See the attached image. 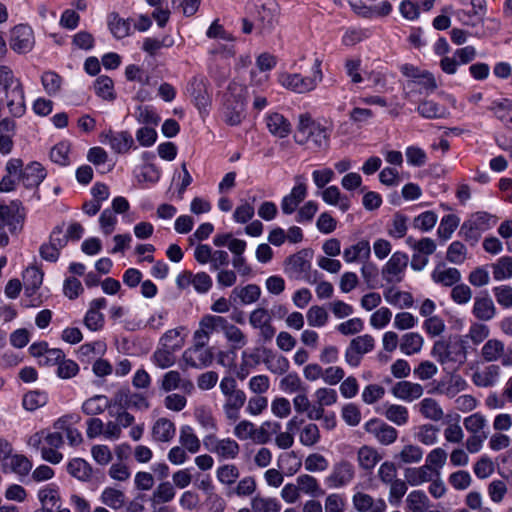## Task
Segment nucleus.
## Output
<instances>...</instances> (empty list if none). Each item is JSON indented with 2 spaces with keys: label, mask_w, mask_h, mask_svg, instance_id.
I'll list each match as a JSON object with an SVG mask.
<instances>
[{
  "label": "nucleus",
  "mask_w": 512,
  "mask_h": 512,
  "mask_svg": "<svg viewBox=\"0 0 512 512\" xmlns=\"http://www.w3.org/2000/svg\"><path fill=\"white\" fill-rule=\"evenodd\" d=\"M253 512H279L281 505L276 498L256 495L251 499Z\"/></svg>",
  "instance_id": "nucleus-44"
},
{
  "label": "nucleus",
  "mask_w": 512,
  "mask_h": 512,
  "mask_svg": "<svg viewBox=\"0 0 512 512\" xmlns=\"http://www.w3.org/2000/svg\"><path fill=\"white\" fill-rule=\"evenodd\" d=\"M175 352L176 351L173 349L166 348L160 345V347H158L153 353L152 361L157 367L161 369L169 368L175 364Z\"/></svg>",
  "instance_id": "nucleus-49"
},
{
  "label": "nucleus",
  "mask_w": 512,
  "mask_h": 512,
  "mask_svg": "<svg viewBox=\"0 0 512 512\" xmlns=\"http://www.w3.org/2000/svg\"><path fill=\"white\" fill-rule=\"evenodd\" d=\"M250 96V88L239 83L229 85V95L225 107V121L229 125H238L245 117V105Z\"/></svg>",
  "instance_id": "nucleus-3"
},
{
  "label": "nucleus",
  "mask_w": 512,
  "mask_h": 512,
  "mask_svg": "<svg viewBox=\"0 0 512 512\" xmlns=\"http://www.w3.org/2000/svg\"><path fill=\"white\" fill-rule=\"evenodd\" d=\"M286 269L295 277L311 281L315 280V274L311 271V264L305 258H289L286 263Z\"/></svg>",
  "instance_id": "nucleus-27"
},
{
  "label": "nucleus",
  "mask_w": 512,
  "mask_h": 512,
  "mask_svg": "<svg viewBox=\"0 0 512 512\" xmlns=\"http://www.w3.org/2000/svg\"><path fill=\"white\" fill-rule=\"evenodd\" d=\"M306 318L309 326L322 327L328 322L329 315L324 307L313 305L308 309Z\"/></svg>",
  "instance_id": "nucleus-58"
},
{
  "label": "nucleus",
  "mask_w": 512,
  "mask_h": 512,
  "mask_svg": "<svg viewBox=\"0 0 512 512\" xmlns=\"http://www.w3.org/2000/svg\"><path fill=\"white\" fill-rule=\"evenodd\" d=\"M24 221L25 209L20 202L0 204V225L7 227L11 234L20 233L23 230Z\"/></svg>",
  "instance_id": "nucleus-4"
},
{
  "label": "nucleus",
  "mask_w": 512,
  "mask_h": 512,
  "mask_svg": "<svg viewBox=\"0 0 512 512\" xmlns=\"http://www.w3.org/2000/svg\"><path fill=\"white\" fill-rule=\"evenodd\" d=\"M295 180V186L291 189V192L288 195L283 197L281 201V210L286 215L294 213L307 195V186L303 182V177L297 176Z\"/></svg>",
  "instance_id": "nucleus-13"
},
{
  "label": "nucleus",
  "mask_w": 512,
  "mask_h": 512,
  "mask_svg": "<svg viewBox=\"0 0 512 512\" xmlns=\"http://www.w3.org/2000/svg\"><path fill=\"white\" fill-rule=\"evenodd\" d=\"M188 93L199 110H205L209 105L207 80L204 77H194L189 86Z\"/></svg>",
  "instance_id": "nucleus-17"
},
{
  "label": "nucleus",
  "mask_w": 512,
  "mask_h": 512,
  "mask_svg": "<svg viewBox=\"0 0 512 512\" xmlns=\"http://www.w3.org/2000/svg\"><path fill=\"white\" fill-rule=\"evenodd\" d=\"M364 429L368 434H371L378 443L384 446L392 445L398 438L396 428L377 418L367 421L364 425Z\"/></svg>",
  "instance_id": "nucleus-7"
},
{
  "label": "nucleus",
  "mask_w": 512,
  "mask_h": 512,
  "mask_svg": "<svg viewBox=\"0 0 512 512\" xmlns=\"http://www.w3.org/2000/svg\"><path fill=\"white\" fill-rule=\"evenodd\" d=\"M94 89L103 100L113 101L116 98L113 80L108 76H99L95 81Z\"/></svg>",
  "instance_id": "nucleus-47"
},
{
  "label": "nucleus",
  "mask_w": 512,
  "mask_h": 512,
  "mask_svg": "<svg viewBox=\"0 0 512 512\" xmlns=\"http://www.w3.org/2000/svg\"><path fill=\"white\" fill-rule=\"evenodd\" d=\"M160 388L165 392L179 389L184 393L191 394L194 391V384L190 379L183 378L179 371L170 370L163 375Z\"/></svg>",
  "instance_id": "nucleus-14"
},
{
  "label": "nucleus",
  "mask_w": 512,
  "mask_h": 512,
  "mask_svg": "<svg viewBox=\"0 0 512 512\" xmlns=\"http://www.w3.org/2000/svg\"><path fill=\"white\" fill-rule=\"evenodd\" d=\"M432 355L442 364L449 361H462L465 359V353L462 351L461 346L451 345L443 340L434 343Z\"/></svg>",
  "instance_id": "nucleus-15"
},
{
  "label": "nucleus",
  "mask_w": 512,
  "mask_h": 512,
  "mask_svg": "<svg viewBox=\"0 0 512 512\" xmlns=\"http://www.w3.org/2000/svg\"><path fill=\"white\" fill-rule=\"evenodd\" d=\"M46 172L43 166L38 162L28 164L21 173L22 183L26 188H35L45 179Z\"/></svg>",
  "instance_id": "nucleus-22"
},
{
  "label": "nucleus",
  "mask_w": 512,
  "mask_h": 512,
  "mask_svg": "<svg viewBox=\"0 0 512 512\" xmlns=\"http://www.w3.org/2000/svg\"><path fill=\"white\" fill-rule=\"evenodd\" d=\"M320 430L315 423L306 424L299 434V442L306 447H312L320 441Z\"/></svg>",
  "instance_id": "nucleus-54"
},
{
  "label": "nucleus",
  "mask_w": 512,
  "mask_h": 512,
  "mask_svg": "<svg viewBox=\"0 0 512 512\" xmlns=\"http://www.w3.org/2000/svg\"><path fill=\"white\" fill-rule=\"evenodd\" d=\"M297 488L300 494H306L311 497H318L324 494V490L321 488L318 480L309 475L301 474L296 478Z\"/></svg>",
  "instance_id": "nucleus-34"
},
{
  "label": "nucleus",
  "mask_w": 512,
  "mask_h": 512,
  "mask_svg": "<svg viewBox=\"0 0 512 512\" xmlns=\"http://www.w3.org/2000/svg\"><path fill=\"white\" fill-rule=\"evenodd\" d=\"M418 112L425 118H443L448 115L445 107L438 105L434 101L424 100L418 106Z\"/></svg>",
  "instance_id": "nucleus-52"
},
{
  "label": "nucleus",
  "mask_w": 512,
  "mask_h": 512,
  "mask_svg": "<svg viewBox=\"0 0 512 512\" xmlns=\"http://www.w3.org/2000/svg\"><path fill=\"white\" fill-rule=\"evenodd\" d=\"M108 26L111 33L117 39L125 38L130 33V23L121 18L117 13H111L108 16Z\"/></svg>",
  "instance_id": "nucleus-48"
},
{
  "label": "nucleus",
  "mask_w": 512,
  "mask_h": 512,
  "mask_svg": "<svg viewBox=\"0 0 512 512\" xmlns=\"http://www.w3.org/2000/svg\"><path fill=\"white\" fill-rule=\"evenodd\" d=\"M404 475L411 486H418L432 480V470L426 464L417 468H407Z\"/></svg>",
  "instance_id": "nucleus-39"
},
{
  "label": "nucleus",
  "mask_w": 512,
  "mask_h": 512,
  "mask_svg": "<svg viewBox=\"0 0 512 512\" xmlns=\"http://www.w3.org/2000/svg\"><path fill=\"white\" fill-rule=\"evenodd\" d=\"M213 243L217 247H228L229 251L235 256H241L245 252L246 242L234 238L230 233L218 234L214 237Z\"/></svg>",
  "instance_id": "nucleus-32"
},
{
  "label": "nucleus",
  "mask_w": 512,
  "mask_h": 512,
  "mask_svg": "<svg viewBox=\"0 0 512 512\" xmlns=\"http://www.w3.org/2000/svg\"><path fill=\"white\" fill-rule=\"evenodd\" d=\"M384 298L387 303L400 309L409 308L413 305V297L410 293L400 291L394 287L384 292Z\"/></svg>",
  "instance_id": "nucleus-38"
},
{
  "label": "nucleus",
  "mask_w": 512,
  "mask_h": 512,
  "mask_svg": "<svg viewBox=\"0 0 512 512\" xmlns=\"http://www.w3.org/2000/svg\"><path fill=\"white\" fill-rule=\"evenodd\" d=\"M179 442L188 452L195 454L200 450L201 444L194 430L189 425H184L180 429Z\"/></svg>",
  "instance_id": "nucleus-41"
},
{
  "label": "nucleus",
  "mask_w": 512,
  "mask_h": 512,
  "mask_svg": "<svg viewBox=\"0 0 512 512\" xmlns=\"http://www.w3.org/2000/svg\"><path fill=\"white\" fill-rule=\"evenodd\" d=\"M406 503L412 512H425L429 508V499L420 490L410 492L406 498Z\"/></svg>",
  "instance_id": "nucleus-53"
},
{
  "label": "nucleus",
  "mask_w": 512,
  "mask_h": 512,
  "mask_svg": "<svg viewBox=\"0 0 512 512\" xmlns=\"http://www.w3.org/2000/svg\"><path fill=\"white\" fill-rule=\"evenodd\" d=\"M307 145L317 150L326 149L329 145V134L327 129L320 124H317V126L313 128V132L309 137V143Z\"/></svg>",
  "instance_id": "nucleus-57"
},
{
  "label": "nucleus",
  "mask_w": 512,
  "mask_h": 512,
  "mask_svg": "<svg viewBox=\"0 0 512 512\" xmlns=\"http://www.w3.org/2000/svg\"><path fill=\"white\" fill-rule=\"evenodd\" d=\"M499 367L490 365L481 371L473 373L472 381L478 387H490L496 384L499 378Z\"/></svg>",
  "instance_id": "nucleus-35"
},
{
  "label": "nucleus",
  "mask_w": 512,
  "mask_h": 512,
  "mask_svg": "<svg viewBox=\"0 0 512 512\" xmlns=\"http://www.w3.org/2000/svg\"><path fill=\"white\" fill-rule=\"evenodd\" d=\"M406 258H390L382 270L383 278L387 282H400L407 266Z\"/></svg>",
  "instance_id": "nucleus-30"
},
{
  "label": "nucleus",
  "mask_w": 512,
  "mask_h": 512,
  "mask_svg": "<svg viewBox=\"0 0 512 512\" xmlns=\"http://www.w3.org/2000/svg\"><path fill=\"white\" fill-rule=\"evenodd\" d=\"M101 500L112 509H120L125 503V496L122 491L108 487L102 492Z\"/></svg>",
  "instance_id": "nucleus-56"
},
{
  "label": "nucleus",
  "mask_w": 512,
  "mask_h": 512,
  "mask_svg": "<svg viewBox=\"0 0 512 512\" xmlns=\"http://www.w3.org/2000/svg\"><path fill=\"white\" fill-rule=\"evenodd\" d=\"M355 476L353 465L346 461L341 460L337 462L331 473L326 477V484L331 488H341L349 484Z\"/></svg>",
  "instance_id": "nucleus-9"
},
{
  "label": "nucleus",
  "mask_w": 512,
  "mask_h": 512,
  "mask_svg": "<svg viewBox=\"0 0 512 512\" xmlns=\"http://www.w3.org/2000/svg\"><path fill=\"white\" fill-rule=\"evenodd\" d=\"M68 243L67 236L64 235L63 226H56L49 238L48 243L40 247L41 256H55L61 252Z\"/></svg>",
  "instance_id": "nucleus-18"
},
{
  "label": "nucleus",
  "mask_w": 512,
  "mask_h": 512,
  "mask_svg": "<svg viewBox=\"0 0 512 512\" xmlns=\"http://www.w3.org/2000/svg\"><path fill=\"white\" fill-rule=\"evenodd\" d=\"M384 417L397 426H404L409 421V411L407 407L400 404L385 403L383 405Z\"/></svg>",
  "instance_id": "nucleus-26"
},
{
  "label": "nucleus",
  "mask_w": 512,
  "mask_h": 512,
  "mask_svg": "<svg viewBox=\"0 0 512 512\" xmlns=\"http://www.w3.org/2000/svg\"><path fill=\"white\" fill-rule=\"evenodd\" d=\"M375 340L369 335H361L353 338L345 351V361L352 367H357L364 354L374 349Z\"/></svg>",
  "instance_id": "nucleus-6"
},
{
  "label": "nucleus",
  "mask_w": 512,
  "mask_h": 512,
  "mask_svg": "<svg viewBox=\"0 0 512 512\" xmlns=\"http://www.w3.org/2000/svg\"><path fill=\"white\" fill-rule=\"evenodd\" d=\"M41 82L45 92L50 96H54L61 89L62 78L55 72L48 71L43 73Z\"/></svg>",
  "instance_id": "nucleus-63"
},
{
  "label": "nucleus",
  "mask_w": 512,
  "mask_h": 512,
  "mask_svg": "<svg viewBox=\"0 0 512 512\" xmlns=\"http://www.w3.org/2000/svg\"><path fill=\"white\" fill-rule=\"evenodd\" d=\"M381 459V454L372 446L363 445L357 451L358 466L364 471H372Z\"/></svg>",
  "instance_id": "nucleus-23"
},
{
  "label": "nucleus",
  "mask_w": 512,
  "mask_h": 512,
  "mask_svg": "<svg viewBox=\"0 0 512 512\" xmlns=\"http://www.w3.org/2000/svg\"><path fill=\"white\" fill-rule=\"evenodd\" d=\"M205 444L211 452L223 459H235L240 452L239 444L231 438L218 439L215 436H208Z\"/></svg>",
  "instance_id": "nucleus-10"
},
{
  "label": "nucleus",
  "mask_w": 512,
  "mask_h": 512,
  "mask_svg": "<svg viewBox=\"0 0 512 512\" xmlns=\"http://www.w3.org/2000/svg\"><path fill=\"white\" fill-rule=\"evenodd\" d=\"M226 318L217 315H205L199 322L198 329L193 334V339L209 342L210 336L215 332H223Z\"/></svg>",
  "instance_id": "nucleus-11"
},
{
  "label": "nucleus",
  "mask_w": 512,
  "mask_h": 512,
  "mask_svg": "<svg viewBox=\"0 0 512 512\" xmlns=\"http://www.w3.org/2000/svg\"><path fill=\"white\" fill-rule=\"evenodd\" d=\"M260 288L257 285L249 284L243 288H234L232 295L238 297L242 304H251L260 297Z\"/></svg>",
  "instance_id": "nucleus-60"
},
{
  "label": "nucleus",
  "mask_w": 512,
  "mask_h": 512,
  "mask_svg": "<svg viewBox=\"0 0 512 512\" xmlns=\"http://www.w3.org/2000/svg\"><path fill=\"white\" fill-rule=\"evenodd\" d=\"M432 279L435 283L449 287L461 280V273L454 267H447L444 263H439L432 272Z\"/></svg>",
  "instance_id": "nucleus-20"
},
{
  "label": "nucleus",
  "mask_w": 512,
  "mask_h": 512,
  "mask_svg": "<svg viewBox=\"0 0 512 512\" xmlns=\"http://www.w3.org/2000/svg\"><path fill=\"white\" fill-rule=\"evenodd\" d=\"M7 108L13 117L20 118L26 112L25 94L23 86L5 94Z\"/></svg>",
  "instance_id": "nucleus-21"
},
{
  "label": "nucleus",
  "mask_w": 512,
  "mask_h": 512,
  "mask_svg": "<svg viewBox=\"0 0 512 512\" xmlns=\"http://www.w3.org/2000/svg\"><path fill=\"white\" fill-rule=\"evenodd\" d=\"M322 199L329 205L339 206L341 211L346 212L350 208V201L347 196L342 195L337 186H329L321 192Z\"/></svg>",
  "instance_id": "nucleus-36"
},
{
  "label": "nucleus",
  "mask_w": 512,
  "mask_h": 512,
  "mask_svg": "<svg viewBox=\"0 0 512 512\" xmlns=\"http://www.w3.org/2000/svg\"><path fill=\"white\" fill-rule=\"evenodd\" d=\"M495 313V305L488 295L475 298L473 305V314L476 318L482 321H488L495 316Z\"/></svg>",
  "instance_id": "nucleus-31"
},
{
  "label": "nucleus",
  "mask_w": 512,
  "mask_h": 512,
  "mask_svg": "<svg viewBox=\"0 0 512 512\" xmlns=\"http://www.w3.org/2000/svg\"><path fill=\"white\" fill-rule=\"evenodd\" d=\"M424 344L423 337L416 332L406 333L402 336L400 350L405 355L417 354L422 350Z\"/></svg>",
  "instance_id": "nucleus-37"
},
{
  "label": "nucleus",
  "mask_w": 512,
  "mask_h": 512,
  "mask_svg": "<svg viewBox=\"0 0 512 512\" xmlns=\"http://www.w3.org/2000/svg\"><path fill=\"white\" fill-rule=\"evenodd\" d=\"M239 469L233 464H225L220 466L216 471L218 481L224 485H232L239 478Z\"/></svg>",
  "instance_id": "nucleus-62"
},
{
  "label": "nucleus",
  "mask_w": 512,
  "mask_h": 512,
  "mask_svg": "<svg viewBox=\"0 0 512 512\" xmlns=\"http://www.w3.org/2000/svg\"><path fill=\"white\" fill-rule=\"evenodd\" d=\"M391 393L398 399L412 402L423 395L424 389L419 383L399 381L392 387Z\"/></svg>",
  "instance_id": "nucleus-16"
},
{
  "label": "nucleus",
  "mask_w": 512,
  "mask_h": 512,
  "mask_svg": "<svg viewBox=\"0 0 512 512\" xmlns=\"http://www.w3.org/2000/svg\"><path fill=\"white\" fill-rule=\"evenodd\" d=\"M447 460V453L446 451L441 448L437 447L432 449L427 457H426V465L430 466L431 470H435V473L437 475L440 474L439 470L445 465Z\"/></svg>",
  "instance_id": "nucleus-64"
},
{
  "label": "nucleus",
  "mask_w": 512,
  "mask_h": 512,
  "mask_svg": "<svg viewBox=\"0 0 512 512\" xmlns=\"http://www.w3.org/2000/svg\"><path fill=\"white\" fill-rule=\"evenodd\" d=\"M316 123L310 115L301 114L299 116L298 125L296 128V132L294 134V139L296 143L300 145H305L309 143V137L313 132V128L317 126Z\"/></svg>",
  "instance_id": "nucleus-28"
},
{
  "label": "nucleus",
  "mask_w": 512,
  "mask_h": 512,
  "mask_svg": "<svg viewBox=\"0 0 512 512\" xmlns=\"http://www.w3.org/2000/svg\"><path fill=\"white\" fill-rule=\"evenodd\" d=\"M496 221L497 218L487 212H477L465 222V227L472 226L482 232L494 226Z\"/></svg>",
  "instance_id": "nucleus-51"
},
{
  "label": "nucleus",
  "mask_w": 512,
  "mask_h": 512,
  "mask_svg": "<svg viewBox=\"0 0 512 512\" xmlns=\"http://www.w3.org/2000/svg\"><path fill=\"white\" fill-rule=\"evenodd\" d=\"M490 110L506 127L512 128V100L503 99L499 102H494Z\"/></svg>",
  "instance_id": "nucleus-42"
},
{
  "label": "nucleus",
  "mask_w": 512,
  "mask_h": 512,
  "mask_svg": "<svg viewBox=\"0 0 512 512\" xmlns=\"http://www.w3.org/2000/svg\"><path fill=\"white\" fill-rule=\"evenodd\" d=\"M110 407L109 399L104 395H95L82 404V411L86 415H98Z\"/></svg>",
  "instance_id": "nucleus-43"
},
{
  "label": "nucleus",
  "mask_w": 512,
  "mask_h": 512,
  "mask_svg": "<svg viewBox=\"0 0 512 512\" xmlns=\"http://www.w3.org/2000/svg\"><path fill=\"white\" fill-rule=\"evenodd\" d=\"M424 455L423 449L416 444H406L401 450L394 456L400 464H417L419 463Z\"/></svg>",
  "instance_id": "nucleus-33"
},
{
  "label": "nucleus",
  "mask_w": 512,
  "mask_h": 512,
  "mask_svg": "<svg viewBox=\"0 0 512 512\" xmlns=\"http://www.w3.org/2000/svg\"><path fill=\"white\" fill-rule=\"evenodd\" d=\"M34 44V33L30 26L20 24L11 30L10 47L13 51L19 54L28 53Z\"/></svg>",
  "instance_id": "nucleus-8"
},
{
  "label": "nucleus",
  "mask_w": 512,
  "mask_h": 512,
  "mask_svg": "<svg viewBox=\"0 0 512 512\" xmlns=\"http://www.w3.org/2000/svg\"><path fill=\"white\" fill-rule=\"evenodd\" d=\"M504 343L498 339L488 340L481 349V355L487 362L499 360L504 354Z\"/></svg>",
  "instance_id": "nucleus-45"
},
{
  "label": "nucleus",
  "mask_w": 512,
  "mask_h": 512,
  "mask_svg": "<svg viewBox=\"0 0 512 512\" xmlns=\"http://www.w3.org/2000/svg\"><path fill=\"white\" fill-rule=\"evenodd\" d=\"M322 60L316 58L313 63L312 76H303L300 73L281 72L278 74L279 85L291 92L305 94L314 91L323 80Z\"/></svg>",
  "instance_id": "nucleus-1"
},
{
  "label": "nucleus",
  "mask_w": 512,
  "mask_h": 512,
  "mask_svg": "<svg viewBox=\"0 0 512 512\" xmlns=\"http://www.w3.org/2000/svg\"><path fill=\"white\" fill-rule=\"evenodd\" d=\"M280 389L288 394L298 393L305 390L307 386L295 372L286 374L279 383Z\"/></svg>",
  "instance_id": "nucleus-50"
},
{
  "label": "nucleus",
  "mask_w": 512,
  "mask_h": 512,
  "mask_svg": "<svg viewBox=\"0 0 512 512\" xmlns=\"http://www.w3.org/2000/svg\"><path fill=\"white\" fill-rule=\"evenodd\" d=\"M175 434V424L167 418H159L152 427V437L158 442H170Z\"/></svg>",
  "instance_id": "nucleus-25"
},
{
  "label": "nucleus",
  "mask_w": 512,
  "mask_h": 512,
  "mask_svg": "<svg viewBox=\"0 0 512 512\" xmlns=\"http://www.w3.org/2000/svg\"><path fill=\"white\" fill-rule=\"evenodd\" d=\"M266 127L269 132L278 138H285L291 132V124L278 112L269 113L265 118Z\"/></svg>",
  "instance_id": "nucleus-19"
},
{
  "label": "nucleus",
  "mask_w": 512,
  "mask_h": 512,
  "mask_svg": "<svg viewBox=\"0 0 512 512\" xmlns=\"http://www.w3.org/2000/svg\"><path fill=\"white\" fill-rule=\"evenodd\" d=\"M419 412L421 415L434 422H439L444 418V411L439 402L434 398H424L419 404Z\"/></svg>",
  "instance_id": "nucleus-29"
},
{
  "label": "nucleus",
  "mask_w": 512,
  "mask_h": 512,
  "mask_svg": "<svg viewBox=\"0 0 512 512\" xmlns=\"http://www.w3.org/2000/svg\"><path fill=\"white\" fill-rule=\"evenodd\" d=\"M68 473L80 481H88L92 476L90 464L81 458L72 459L67 465Z\"/></svg>",
  "instance_id": "nucleus-40"
},
{
  "label": "nucleus",
  "mask_w": 512,
  "mask_h": 512,
  "mask_svg": "<svg viewBox=\"0 0 512 512\" xmlns=\"http://www.w3.org/2000/svg\"><path fill=\"white\" fill-rule=\"evenodd\" d=\"M0 86L4 91V95L9 93V91L18 88V86H23L22 82L19 78H16L12 69L8 66L1 65L0 66Z\"/></svg>",
  "instance_id": "nucleus-55"
},
{
  "label": "nucleus",
  "mask_w": 512,
  "mask_h": 512,
  "mask_svg": "<svg viewBox=\"0 0 512 512\" xmlns=\"http://www.w3.org/2000/svg\"><path fill=\"white\" fill-rule=\"evenodd\" d=\"M202 263H206L209 258H198ZM214 262L216 269H219L217 274L218 283L225 287H230L236 282V273L232 269H228L229 261L227 258H210Z\"/></svg>",
  "instance_id": "nucleus-24"
},
{
  "label": "nucleus",
  "mask_w": 512,
  "mask_h": 512,
  "mask_svg": "<svg viewBox=\"0 0 512 512\" xmlns=\"http://www.w3.org/2000/svg\"><path fill=\"white\" fill-rule=\"evenodd\" d=\"M11 470L20 477L27 476L32 469V462L22 454L12 455L9 459Z\"/></svg>",
  "instance_id": "nucleus-61"
},
{
  "label": "nucleus",
  "mask_w": 512,
  "mask_h": 512,
  "mask_svg": "<svg viewBox=\"0 0 512 512\" xmlns=\"http://www.w3.org/2000/svg\"><path fill=\"white\" fill-rule=\"evenodd\" d=\"M219 389L224 397L222 409L225 418L235 423L240 418L241 409L244 407L247 396L238 388L236 379L232 376H225L219 383Z\"/></svg>",
  "instance_id": "nucleus-2"
},
{
  "label": "nucleus",
  "mask_w": 512,
  "mask_h": 512,
  "mask_svg": "<svg viewBox=\"0 0 512 512\" xmlns=\"http://www.w3.org/2000/svg\"><path fill=\"white\" fill-rule=\"evenodd\" d=\"M223 333L233 349H241L247 344L246 335L234 324L226 320Z\"/></svg>",
  "instance_id": "nucleus-46"
},
{
  "label": "nucleus",
  "mask_w": 512,
  "mask_h": 512,
  "mask_svg": "<svg viewBox=\"0 0 512 512\" xmlns=\"http://www.w3.org/2000/svg\"><path fill=\"white\" fill-rule=\"evenodd\" d=\"M207 342L193 339V346L186 349L182 359L189 367L201 369L209 366L214 358L211 348L206 347Z\"/></svg>",
  "instance_id": "nucleus-5"
},
{
  "label": "nucleus",
  "mask_w": 512,
  "mask_h": 512,
  "mask_svg": "<svg viewBox=\"0 0 512 512\" xmlns=\"http://www.w3.org/2000/svg\"><path fill=\"white\" fill-rule=\"evenodd\" d=\"M22 277L27 292L30 290L32 292L37 290L41 286L43 281V273L36 266L28 267L23 272Z\"/></svg>",
  "instance_id": "nucleus-59"
},
{
  "label": "nucleus",
  "mask_w": 512,
  "mask_h": 512,
  "mask_svg": "<svg viewBox=\"0 0 512 512\" xmlns=\"http://www.w3.org/2000/svg\"><path fill=\"white\" fill-rule=\"evenodd\" d=\"M99 137L102 143L109 144L111 149L119 154L128 152L134 144L133 137L127 131L113 132L108 130L102 132Z\"/></svg>",
  "instance_id": "nucleus-12"
}]
</instances>
